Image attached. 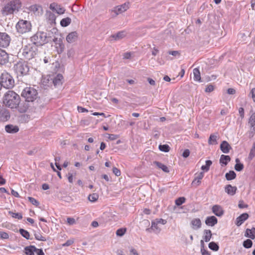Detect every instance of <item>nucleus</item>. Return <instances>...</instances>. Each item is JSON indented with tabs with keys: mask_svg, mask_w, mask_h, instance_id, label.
Segmentation results:
<instances>
[{
	"mask_svg": "<svg viewBox=\"0 0 255 255\" xmlns=\"http://www.w3.org/2000/svg\"><path fill=\"white\" fill-rule=\"evenodd\" d=\"M35 253L37 255H44V253L42 249H37L36 248Z\"/></svg>",
	"mask_w": 255,
	"mask_h": 255,
	"instance_id": "63",
	"label": "nucleus"
},
{
	"mask_svg": "<svg viewBox=\"0 0 255 255\" xmlns=\"http://www.w3.org/2000/svg\"><path fill=\"white\" fill-rule=\"evenodd\" d=\"M74 242V239H70V240H67L65 243L63 244L62 245V246L63 247H68V246H71L72 244H73V243Z\"/></svg>",
	"mask_w": 255,
	"mask_h": 255,
	"instance_id": "58",
	"label": "nucleus"
},
{
	"mask_svg": "<svg viewBox=\"0 0 255 255\" xmlns=\"http://www.w3.org/2000/svg\"><path fill=\"white\" fill-rule=\"evenodd\" d=\"M9 238L8 234L4 232H0V238L1 239H7Z\"/></svg>",
	"mask_w": 255,
	"mask_h": 255,
	"instance_id": "54",
	"label": "nucleus"
},
{
	"mask_svg": "<svg viewBox=\"0 0 255 255\" xmlns=\"http://www.w3.org/2000/svg\"><path fill=\"white\" fill-rule=\"evenodd\" d=\"M28 200L29 201V202H30V203H32L33 205L36 206L39 205V202L37 200H36L35 198L31 197H28Z\"/></svg>",
	"mask_w": 255,
	"mask_h": 255,
	"instance_id": "53",
	"label": "nucleus"
},
{
	"mask_svg": "<svg viewBox=\"0 0 255 255\" xmlns=\"http://www.w3.org/2000/svg\"><path fill=\"white\" fill-rule=\"evenodd\" d=\"M185 202L184 197H179L175 200V204L177 206H180Z\"/></svg>",
	"mask_w": 255,
	"mask_h": 255,
	"instance_id": "51",
	"label": "nucleus"
},
{
	"mask_svg": "<svg viewBox=\"0 0 255 255\" xmlns=\"http://www.w3.org/2000/svg\"><path fill=\"white\" fill-rule=\"evenodd\" d=\"M193 79L194 81L200 82L201 81V76L200 72L198 68H194L193 70Z\"/></svg>",
	"mask_w": 255,
	"mask_h": 255,
	"instance_id": "35",
	"label": "nucleus"
},
{
	"mask_svg": "<svg viewBox=\"0 0 255 255\" xmlns=\"http://www.w3.org/2000/svg\"><path fill=\"white\" fill-rule=\"evenodd\" d=\"M5 130L8 133H14L18 131L19 128L16 126L7 125L5 127Z\"/></svg>",
	"mask_w": 255,
	"mask_h": 255,
	"instance_id": "22",
	"label": "nucleus"
},
{
	"mask_svg": "<svg viewBox=\"0 0 255 255\" xmlns=\"http://www.w3.org/2000/svg\"><path fill=\"white\" fill-rule=\"evenodd\" d=\"M36 247L34 246H30L25 248V253L27 255H35Z\"/></svg>",
	"mask_w": 255,
	"mask_h": 255,
	"instance_id": "33",
	"label": "nucleus"
},
{
	"mask_svg": "<svg viewBox=\"0 0 255 255\" xmlns=\"http://www.w3.org/2000/svg\"><path fill=\"white\" fill-rule=\"evenodd\" d=\"M220 148L223 153H228L231 149V146L228 142L223 141L220 145Z\"/></svg>",
	"mask_w": 255,
	"mask_h": 255,
	"instance_id": "23",
	"label": "nucleus"
},
{
	"mask_svg": "<svg viewBox=\"0 0 255 255\" xmlns=\"http://www.w3.org/2000/svg\"><path fill=\"white\" fill-rule=\"evenodd\" d=\"M205 222L207 226L213 227L217 224L218 220L214 216H209L206 218Z\"/></svg>",
	"mask_w": 255,
	"mask_h": 255,
	"instance_id": "21",
	"label": "nucleus"
},
{
	"mask_svg": "<svg viewBox=\"0 0 255 255\" xmlns=\"http://www.w3.org/2000/svg\"><path fill=\"white\" fill-rule=\"evenodd\" d=\"M153 164L155 165L158 168L161 169L163 171L166 173H168L169 172L168 168L165 165L158 161H154Z\"/></svg>",
	"mask_w": 255,
	"mask_h": 255,
	"instance_id": "31",
	"label": "nucleus"
},
{
	"mask_svg": "<svg viewBox=\"0 0 255 255\" xmlns=\"http://www.w3.org/2000/svg\"><path fill=\"white\" fill-rule=\"evenodd\" d=\"M19 232H20V234L21 235V236L22 237H23L24 238H26V239H29L30 235H29V232H27V231H26L24 229H20L19 230Z\"/></svg>",
	"mask_w": 255,
	"mask_h": 255,
	"instance_id": "47",
	"label": "nucleus"
},
{
	"mask_svg": "<svg viewBox=\"0 0 255 255\" xmlns=\"http://www.w3.org/2000/svg\"><path fill=\"white\" fill-rule=\"evenodd\" d=\"M238 207L241 209L247 208H248V205L245 204L243 201L241 200L239 201Z\"/></svg>",
	"mask_w": 255,
	"mask_h": 255,
	"instance_id": "56",
	"label": "nucleus"
},
{
	"mask_svg": "<svg viewBox=\"0 0 255 255\" xmlns=\"http://www.w3.org/2000/svg\"><path fill=\"white\" fill-rule=\"evenodd\" d=\"M236 164L235 165V169L237 171H241L244 168L243 164L240 162V160L239 158H237L236 159Z\"/></svg>",
	"mask_w": 255,
	"mask_h": 255,
	"instance_id": "40",
	"label": "nucleus"
},
{
	"mask_svg": "<svg viewBox=\"0 0 255 255\" xmlns=\"http://www.w3.org/2000/svg\"><path fill=\"white\" fill-rule=\"evenodd\" d=\"M209 248L214 251H217L218 250H219V246H218V245L215 243V242H211L209 243Z\"/></svg>",
	"mask_w": 255,
	"mask_h": 255,
	"instance_id": "46",
	"label": "nucleus"
},
{
	"mask_svg": "<svg viewBox=\"0 0 255 255\" xmlns=\"http://www.w3.org/2000/svg\"><path fill=\"white\" fill-rule=\"evenodd\" d=\"M99 195L97 193L90 194L88 196V199L92 202H95L98 199Z\"/></svg>",
	"mask_w": 255,
	"mask_h": 255,
	"instance_id": "42",
	"label": "nucleus"
},
{
	"mask_svg": "<svg viewBox=\"0 0 255 255\" xmlns=\"http://www.w3.org/2000/svg\"><path fill=\"white\" fill-rule=\"evenodd\" d=\"M203 177L204 173L202 172L196 174L194 180L192 181V184L196 186L199 185L201 183V180L203 178Z\"/></svg>",
	"mask_w": 255,
	"mask_h": 255,
	"instance_id": "26",
	"label": "nucleus"
},
{
	"mask_svg": "<svg viewBox=\"0 0 255 255\" xmlns=\"http://www.w3.org/2000/svg\"><path fill=\"white\" fill-rule=\"evenodd\" d=\"M255 156V142H254L253 144L252 147L250 150L249 155V158L250 160H252L254 156Z\"/></svg>",
	"mask_w": 255,
	"mask_h": 255,
	"instance_id": "43",
	"label": "nucleus"
},
{
	"mask_svg": "<svg viewBox=\"0 0 255 255\" xmlns=\"http://www.w3.org/2000/svg\"><path fill=\"white\" fill-rule=\"evenodd\" d=\"M46 19L49 21V23H54L56 19L55 15L50 11H47L45 14Z\"/></svg>",
	"mask_w": 255,
	"mask_h": 255,
	"instance_id": "28",
	"label": "nucleus"
},
{
	"mask_svg": "<svg viewBox=\"0 0 255 255\" xmlns=\"http://www.w3.org/2000/svg\"><path fill=\"white\" fill-rule=\"evenodd\" d=\"M212 212L218 217H221L224 213L222 207L219 205H215L212 207Z\"/></svg>",
	"mask_w": 255,
	"mask_h": 255,
	"instance_id": "17",
	"label": "nucleus"
},
{
	"mask_svg": "<svg viewBox=\"0 0 255 255\" xmlns=\"http://www.w3.org/2000/svg\"><path fill=\"white\" fill-rule=\"evenodd\" d=\"M231 158L229 155H225L224 154L221 155L220 158V163L222 165H226L230 161Z\"/></svg>",
	"mask_w": 255,
	"mask_h": 255,
	"instance_id": "30",
	"label": "nucleus"
},
{
	"mask_svg": "<svg viewBox=\"0 0 255 255\" xmlns=\"http://www.w3.org/2000/svg\"><path fill=\"white\" fill-rule=\"evenodd\" d=\"M8 214L10 215L12 218L18 219H21L22 218V215L21 213H13L12 211H9Z\"/></svg>",
	"mask_w": 255,
	"mask_h": 255,
	"instance_id": "44",
	"label": "nucleus"
},
{
	"mask_svg": "<svg viewBox=\"0 0 255 255\" xmlns=\"http://www.w3.org/2000/svg\"><path fill=\"white\" fill-rule=\"evenodd\" d=\"M129 255H139L137 251L133 247L129 248Z\"/></svg>",
	"mask_w": 255,
	"mask_h": 255,
	"instance_id": "55",
	"label": "nucleus"
},
{
	"mask_svg": "<svg viewBox=\"0 0 255 255\" xmlns=\"http://www.w3.org/2000/svg\"><path fill=\"white\" fill-rule=\"evenodd\" d=\"M37 46L33 43H29L25 45L19 51V54L24 58L30 60L33 58L37 54Z\"/></svg>",
	"mask_w": 255,
	"mask_h": 255,
	"instance_id": "3",
	"label": "nucleus"
},
{
	"mask_svg": "<svg viewBox=\"0 0 255 255\" xmlns=\"http://www.w3.org/2000/svg\"><path fill=\"white\" fill-rule=\"evenodd\" d=\"M37 91L32 87H26L21 93V96L28 102H33L37 99Z\"/></svg>",
	"mask_w": 255,
	"mask_h": 255,
	"instance_id": "7",
	"label": "nucleus"
},
{
	"mask_svg": "<svg viewBox=\"0 0 255 255\" xmlns=\"http://www.w3.org/2000/svg\"><path fill=\"white\" fill-rule=\"evenodd\" d=\"M18 32L23 34L28 32L31 30V24L30 21L25 20H20L16 25Z\"/></svg>",
	"mask_w": 255,
	"mask_h": 255,
	"instance_id": "8",
	"label": "nucleus"
},
{
	"mask_svg": "<svg viewBox=\"0 0 255 255\" xmlns=\"http://www.w3.org/2000/svg\"><path fill=\"white\" fill-rule=\"evenodd\" d=\"M71 22V19L70 17L63 18L60 21V24L63 27L68 26Z\"/></svg>",
	"mask_w": 255,
	"mask_h": 255,
	"instance_id": "39",
	"label": "nucleus"
},
{
	"mask_svg": "<svg viewBox=\"0 0 255 255\" xmlns=\"http://www.w3.org/2000/svg\"><path fill=\"white\" fill-rule=\"evenodd\" d=\"M126 36L125 31H120L117 33L116 34L113 35L112 37L114 38L115 40H119L123 38H124Z\"/></svg>",
	"mask_w": 255,
	"mask_h": 255,
	"instance_id": "37",
	"label": "nucleus"
},
{
	"mask_svg": "<svg viewBox=\"0 0 255 255\" xmlns=\"http://www.w3.org/2000/svg\"><path fill=\"white\" fill-rule=\"evenodd\" d=\"M190 155V151L189 149H185L183 153H182V156L183 157H185V158H187V157H188Z\"/></svg>",
	"mask_w": 255,
	"mask_h": 255,
	"instance_id": "61",
	"label": "nucleus"
},
{
	"mask_svg": "<svg viewBox=\"0 0 255 255\" xmlns=\"http://www.w3.org/2000/svg\"><path fill=\"white\" fill-rule=\"evenodd\" d=\"M248 124L251 129L250 135L252 137L255 132V112L251 114L249 119Z\"/></svg>",
	"mask_w": 255,
	"mask_h": 255,
	"instance_id": "14",
	"label": "nucleus"
},
{
	"mask_svg": "<svg viewBox=\"0 0 255 255\" xmlns=\"http://www.w3.org/2000/svg\"><path fill=\"white\" fill-rule=\"evenodd\" d=\"M253 245L252 241L250 239H247L243 243V246L247 249H249L252 247Z\"/></svg>",
	"mask_w": 255,
	"mask_h": 255,
	"instance_id": "48",
	"label": "nucleus"
},
{
	"mask_svg": "<svg viewBox=\"0 0 255 255\" xmlns=\"http://www.w3.org/2000/svg\"><path fill=\"white\" fill-rule=\"evenodd\" d=\"M214 90V86L212 85H209L205 89L206 92H211Z\"/></svg>",
	"mask_w": 255,
	"mask_h": 255,
	"instance_id": "60",
	"label": "nucleus"
},
{
	"mask_svg": "<svg viewBox=\"0 0 255 255\" xmlns=\"http://www.w3.org/2000/svg\"><path fill=\"white\" fill-rule=\"evenodd\" d=\"M219 135L218 133L211 134L208 139V143L210 145L216 144L217 143V140Z\"/></svg>",
	"mask_w": 255,
	"mask_h": 255,
	"instance_id": "27",
	"label": "nucleus"
},
{
	"mask_svg": "<svg viewBox=\"0 0 255 255\" xmlns=\"http://www.w3.org/2000/svg\"><path fill=\"white\" fill-rule=\"evenodd\" d=\"M108 138L111 140H114L119 137V135L114 134H107Z\"/></svg>",
	"mask_w": 255,
	"mask_h": 255,
	"instance_id": "57",
	"label": "nucleus"
},
{
	"mask_svg": "<svg viewBox=\"0 0 255 255\" xmlns=\"http://www.w3.org/2000/svg\"><path fill=\"white\" fill-rule=\"evenodd\" d=\"M8 61V55L3 50L0 49V64L3 65Z\"/></svg>",
	"mask_w": 255,
	"mask_h": 255,
	"instance_id": "19",
	"label": "nucleus"
},
{
	"mask_svg": "<svg viewBox=\"0 0 255 255\" xmlns=\"http://www.w3.org/2000/svg\"><path fill=\"white\" fill-rule=\"evenodd\" d=\"M113 172L117 176H120V174H121V172H120V170H119L116 167H114L113 168Z\"/></svg>",
	"mask_w": 255,
	"mask_h": 255,
	"instance_id": "62",
	"label": "nucleus"
},
{
	"mask_svg": "<svg viewBox=\"0 0 255 255\" xmlns=\"http://www.w3.org/2000/svg\"><path fill=\"white\" fill-rule=\"evenodd\" d=\"M35 238L38 241H46V239L45 237L42 236L40 232V231L37 232H35L34 234Z\"/></svg>",
	"mask_w": 255,
	"mask_h": 255,
	"instance_id": "41",
	"label": "nucleus"
},
{
	"mask_svg": "<svg viewBox=\"0 0 255 255\" xmlns=\"http://www.w3.org/2000/svg\"><path fill=\"white\" fill-rule=\"evenodd\" d=\"M249 216L248 213H243L237 218L236 220V225L237 226H240L246 220H247Z\"/></svg>",
	"mask_w": 255,
	"mask_h": 255,
	"instance_id": "20",
	"label": "nucleus"
},
{
	"mask_svg": "<svg viewBox=\"0 0 255 255\" xmlns=\"http://www.w3.org/2000/svg\"><path fill=\"white\" fill-rule=\"evenodd\" d=\"M201 252L202 255H210V254L209 253V252L205 250L203 248H201Z\"/></svg>",
	"mask_w": 255,
	"mask_h": 255,
	"instance_id": "64",
	"label": "nucleus"
},
{
	"mask_svg": "<svg viewBox=\"0 0 255 255\" xmlns=\"http://www.w3.org/2000/svg\"><path fill=\"white\" fill-rule=\"evenodd\" d=\"M41 83L44 86H50L52 85V82L51 80V76H47L43 77L41 80Z\"/></svg>",
	"mask_w": 255,
	"mask_h": 255,
	"instance_id": "34",
	"label": "nucleus"
},
{
	"mask_svg": "<svg viewBox=\"0 0 255 255\" xmlns=\"http://www.w3.org/2000/svg\"><path fill=\"white\" fill-rule=\"evenodd\" d=\"M13 69L18 76H23L28 74L29 67L27 62L19 60L14 64Z\"/></svg>",
	"mask_w": 255,
	"mask_h": 255,
	"instance_id": "4",
	"label": "nucleus"
},
{
	"mask_svg": "<svg viewBox=\"0 0 255 255\" xmlns=\"http://www.w3.org/2000/svg\"><path fill=\"white\" fill-rule=\"evenodd\" d=\"M22 7L20 0H11L3 7L1 12L2 14L7 15L18 12Z\"/></svg>",
	"mask_w": 255,
	"mask_h": 255,
	"instance_id": "2",
	"label": "nucleus"
},
{
	"mask_svg": "<svg viewBox=\"0 0 255 255\" xmlns=\"http://www.w3.org/2000/svg\"><path fill=\"white\" fill-rule=\"evenodd\" d=\"M10 118L9 112L0 107V121H6Z\"/></svg>",
	"mask_w": 255,
	"mask_h": 255,
	"instance_id": "15",
	"label": "nucleus"
},
{
	"mask_svg": "<svg viewBox=\"0 0 255 255\" xmlns=\"http://www.w3.org/2000/svg\"><path fill=\"white\" fill-rule=\"evenodd\" d=\"M212 237L211 231L210 230H205L204 231L203 239L206 242L210 241Z\"/></svg>",
	"mask_w": 255,
	"mask_h": 255,
	"instance_id": "36",
	"label": "nucleus"
},
{
	"mask_svg": "<svg viewBox=\"0 0 255 255\" xmlns=\"http://www.w3.org/2000/svg\"><path fill=\"white\" fill-rule=\"evenodd\" d=\"M19 96L13 91H8L3 95L2 103L5 107L10 109H16L20 104Z\"/></svg>",
	"mask_w": 255,
	"mask_h": 255,
	"instance_id": "1",
	"label": "nucleus"
},
{
	"mask_svg": "<svg viewBox=\"0 0 255 255\" xmlns=\"http://www.w3.org/2000/svg\"><path fill=\"white\" fill-rule=\"evenodd\" d=\"M166 221L162 219H156L151 222V228L154 231L159 233L160 231L159 224L165 225L166 223Z\"/></svg>",
	"mask_w": 255,
	"mask_h": 255,
	"instance_id": "10",
	"label": "nucleus"
},
{
	"mask_svg": "<svg viewBox=\"0 0 255 255\" xmlns=\"http://www.w3.org/2000/svg\"><path fill=\"white\" fill-rule=\"evenodd\" d=\"M245 235L247 237L254 239L255 238V228H252L251 229H247Z\"/></svg>",
	"mask_w": 255,
	"mask_h": 255,
	"instance_id": "29",
	"label": "nucleus"
},
{
	"mask_svg": "<svg viewBox=\"0 0 255 255\" xmlns=\"http://www.w3.org/2000/svg\"><path fill=\"white\" fill-rule=\"evenodd\" d=\"M1 87L6 89H11L14 87V80L12 77L7 72H3L0 76Z\"/></svg>",
	"mask_w": 255,
	"mask_h": 255,
	"instance_id": "5",
	"label": "nucleus"
},
{
	"mask_svg": "<svg viewBox=\"0 0 255 255\" xmlns=\"http://www.w3.org/2000/svg\"><path fill=\"white\" fill-rule=\"evenodd\" d=\"M129 5L130 3L129 2H125L121 5L114 7L112 11L115 13L114 16H116L127 10L129 8Z\"/></svg>",
	"mask_w": 255,
	"mask_h": 255,
	"instance_id": "9",
	"label": "nucleus"
},
{
	"mask_svg": "<svg viewBox=\"0 0 255 255\" xmlns=\"http://www.w3.org/2000/svg\"><path fill=\"white\" fill-rule=\"evenodd\" d=\"M212 163V162L211 160H206V165H202L201 167L202 170H205L206 171H208Z\"/></svg>",
	"mask_w": 255,
	"mask_h": 255,
	"instance_id": "45",
	"label": "nucleus"
},
{
	"mask_svg": "<svg viewBox=\"0 0 255 255\" xmlns=\"http://www.w3.org/2000/svg\"><path fill=\"white\" fill-rule=\"evenodd\" d=\"M249 97L252 99L253 102L255 103V88H252L249 94Z\"/></svg>",
	"mask_w": 255,
	"mask_h": 255,
	"instance_id": "52",
	"label": "nucleus"
},
{
	"mask_svg": "<svg viewBox=\"0 0 255 255\" xmlns=\"http://www.w3.org/2000/svg\"><path fill=\"white\" fill-rule=\"evenodd\" d=\"M49 37L46 33L42 31L36 32L33 36L31 37L32 43L34 44L37 46L42 45L48 42Z\"/></svg>",
	"mask_w": 255,
	"mask_h": 255,
	"instance_id": "6",
	"label": "nucleus"
},
{
	"mask_svg": "<svg viewBox=\"0 0 255 255\" xmlns=\"http://www.w3.org/2000/svg\"><path fill=\"white\" fill-rule=\"evenodd\" d=\"M10 39L6 33L0 32V46L6 47L9 44Z\"/></svg>",
	"mask_w": 255,
	"mask_h": 255,
	"instance_id": "11",
	"label": "nucleus"
},
{
	"mask_svg": "<svg viewBox=\"0 0 255 255\" xmlns=\"http://www.w3.org/2000/svg\"><path fill=\"white\" fill-rule=\"evenodd\" d=\"M67 222L69 225H73L76 223L75 220L74 218L70 217L67 218Z\"/></svg>",
	"mask_w": 255,
	"mask_h": 255,
	"instance_id": "59",
	"label": "nucleus"
},
{
	"mask_svg": "<svg viewBox=\"0 0 255 255\" xmlns=\"http://www.w3.org/2000/svg\"><path fill=\"white\" fill-rule=\"evenodd\" d=\"M53 40L57 45L56 47H59L61 52L63 51L64 48V45L63 44L62 40L61 39H58V38H54Z\"/></svg>",
	"mask_w": 255,
	"mask_h": 255,
	"instance_id": "32",
	"label": "nucleus"
},
{
	"mask_svg": "<svg viewBox=\"0 0 255 255\" xmlns=\"http://www.w3.org/2000/svg\"><path fill=\"white\" fill-rule=\"evenodd\" d=\"M78 37V33L76 31H73L67 35L66 39L68 43H71L76 41Z\"/></svg>",
	"mask_w": 255,
	"mask_h": 255,
	"instance_id": "18",
	"label": "nucleus"
},
{
	"mask_svg": "<svg viewBox=\"0 0 255 255\" xmlns=\"http://www.w3.org/2000/svg\"><path fill=\"white\" fill-rule=\"evenodd\" d=\"M127 231L126 228H120L117 230L116 235L119 237L123 236Z\"/></svg>",
	"mask_w": 255,
	"mask_h": 255,
	"instance_id": "49",
	"label": "nucleus"
},
{
	"mask_svg": "<svg viewBox=\"0 0 255 255\" xmlns=\"http://www.w3.org/2000/svg\"><path fill=\"white\" fill-rule=\"evenodd\" d=\"M29 103H32V102H28L25 100L24 102L21 103L20 105L19 104L17 108H18V111L21 113H23L27 112L30 107Z\"/></svg>",
	"mask_w": 255,
	"mask_h": 255,
	"instance_id": "16",
	"label": "nucleus"
},
{
	"mask_svg": "<svg viewBox=\"0 0 255 255\" xmlns=\"http://www.w3.org/2000/svg\"><path fill=\"white\" fill-rule=\"evenodd\" d=\"M63 79V77L60 74H58L53 77H51L52 84H53L54 86L56 88L59 87L62 84Z\"/></svg>",
	"mask_w": 255,
	"mask_h": 255,
	"instance_id": "12",
	"label": "nucleus"
},
{
	"mask_svg": "<svg viewBox=\"0 0 255 255\" xmlns=\"http://www.w3.org/2000/svg\"><path fill=\"white\" fill-rule=\"evenodd\" d=\"M49 8L51 10L55 11L59 14H62L65 11V9L63 7L55 2L51 3Z\"/></svg>",
	"mask_w": 255,
	"mask_h": 255,
	"instance_id": "13",
	"label": "nucleus"
},
{
	"mask_svg": "<svg viewBox=\"0 0 255 255\" xmlns=\"http://www.w3.org/2000/svg\"><path fill=\"white\" fill-rule=\"evenodd\" d=\"M237 187L231 185H227L225 187V192L229 195L233 196L236 194Z\"/></svg>",
	"mask_w": 255,
	"mask_h": 255,
	"instance_id": "24",
	"label": "nucleus"
},
{
	"mask_svg": "<svg viewBox=\"0 0 255 255\" xmlns=\"http://www.w3.org/2000/svg\"><path fill=\"white\" fill-rule=\"evenodd\" d=\"M192 228L194 230H198L201 227V221L199 218L193 219L191 222Z\"/></svg>",
	"mask_w": 255,
	"mask_h": 255,
	"instance_id": "25",
	"label": "nucleus"
},
{
	"mask_svg": "<svg viewBox=\"0 0 255 255\" xmlns=\"http://www.w3.org/2000/svg\"><path fill=\"white\" fill-rule=\"evenodd\" d=\"M159 149L160 150L164 152H168L170 149V147L167 144H163L159 145Z\"/></svg>",
	"mask_w": 255,
	"mask_h": 255,
	"instance_id": "50",
	"label": "nucleus"
},
{
	"mask_svg": "<svg viewBox=\"0 0 255 255\" xmlns=\"http://www.w3.org/2000/svg\"><path fill=\"white\" fill-rule=\"evenodd\" d=\"M226 178L227 180H231L234 179L236 177V173L232 170L227 173L225 175Z\"/></svg>",
	"mask_w": 255,
	"mask_h": 255,
	"instance_id": "38",
	"label": "nucleus"
}]
</instances>
